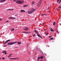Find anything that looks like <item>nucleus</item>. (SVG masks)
<instances>
[{
  "label": "nucleus",
  "instance_id": "nucleus-6",
  "mask_svg": "<svg viewBox=\"0 0 61 61\" xmlns=\"http://www.w3.org/2000/svg\"><path fill=\"white\" fill-rule=\"evenodd\" d=\"M10 40H7L5 42H3V44H6V43H7Z\"/></svg>",
  "mask_w": 61,
  "mask_h": 61
},
{
  "label": "nucleus",
  "instance_id": "nucleus-23",
  "mask_svg": "<svg viewBox=\"0 0 61 61\" xmlns=\"http://www.w3.org/2000/svg\"><path fill=\"white\" fill-rule=\"evenodd\" d=\"M58 8L59 9H61V6H60L59 7H58Z\"/></svg>",
  "mask_w": 61,
  "mask_h": 61
},
{
  "label": "nucleus",
  "instance_id": "nucleus-7",
  "mask_svg": "<svg viewBox=\"0 0 61 61\" xmlns=\"http://www.w3.org/2000/svg\"><path fill=\"white\" fill-rule=\"evenodd\" d=\"M23 29L24 30H26V31H27V30H28V28L26 27L24 28Z\"/></svg>",
  "mask_w": 61,
  "mask_h": 61
},
{
  "label": "nucleus",
  "instance_id": "nucleus-41",
  "mask_svg": "<svg viewBox=\"0 0 61 61\" xmlns=\"http://www.w3.org/2000/svg\"><path fill=\"white\" fill-rule=\"evenodd\" d=\"M43 25H45L44 24V23H43Z\"/></svg>",
  "mask_w": 61,
  "mask_h": 61
},
{
  "label": "nucleus",
  "instance_id": "nucleus-5",
  "mask_svg": "<svg viewBox=\"0 0 61 61\" xmlns=\"http://www.w3.org/2000/svg\"><path fill=\"white\" fill-rule=\"evenodd\" d=\"M9 19H15V18L10 17L9 18Z\"/></svg>",
  "mask_w": 61,
  "mask_h": 61
},
{
  "label": "nucleus",
  "instance_id": "nucleus-25",
  "mask_svg": "<svg viewBox=\"0 0 61 61\" xmlns=\"http://www.w3.org/2000/svg\"><path fill=\"white\" fill-rule=\"evenodd\" d=\"M56 25V23L55 22H54L53 23V25Z\"/></svg>",
  "mask_w": 61,
  "mask_h": 61
},
{
  "label": "nucleus",
  "instance_id": "nucleus-51",
  "mask_svg": "<svg viewBox=\"0 0 61 61\" xmlns=\"http://www.w3.org/2000/svg\"><path fill=\"white\" fill-rule=\"evenodd\" d=\"M17 58H17H18V57H17V58Z\"/></svg>",
  "mask_w": 61,
  "mask_h": 61
},
{
  "label": "nucleus",
  "instance_id": "nucleus-33",
  "mask_svg": "<svg viewBox=\"0 0 61 61\" xmlns=\"http://www.w3.org/2000/svg\"><path fill=\"white\" fill-rule=\"evenodd\" d=\"M22 33H26V32H23Z\"/></svg>",
  "mask_w": 61,
  "mask_h": 61
},
{
  "label": "nucleus",
  "instance_id": "nucleus-38",
  "mask_svg": "<svg viewBox=\"0 0 61 61\" xmlns=\"http://www.w3.org/2000/svg\"><path fill=\"white\" fill-rule=\"evenodd\" d=\"M50 9V7H49L48 8V9Z\"/></svg>",
  "mask_w": 61,
  "mask_h": 61
},
{
  "label": "nucleus",
  "instance_id": "nucleus-22",
  "mask_svg": "<svg viewBox=\"0 0 61 61\" xmlns=\"http://www.w3.org/2000/svg\"><path fill=\"white\" fill-rule=\"evenodd\" d=\"M53 39H54V38L53 37H52L50 38V40H53Z\"/></svg>",
  "mask_w": 61,
  "mask_h": 61
},
{
  "label": "nucleus",
  "instance_id": "nucleus-45",
  "mask_svg": "<svg viewBox=\"0 0 61 61\" xmlns=\"http://www.w3.org/2000/svg\"><path fill=\"white\" fill-rule=\"evenodd\" d=\"M16 48H18V47H16Z\"/></svg>",
  "mask_w": 61,
  "mask_h": 61
},
{
  "label": "nucleus",
  "instance_id": "nucleus-3",
  "mask_svg": "<svg viewBox=\"0 0 61 61\" xmlns=\"http://www.w3.org/2000/svg\"><path fill=\"white\" fill-rule=\"evenodd\" d=\"M42 1V0H41L40 1V2H39L37 4V6H38V7L40 5H41Z\"/></svg>",
  "mask_w": 61,
  "mask_h": 61
},
{
  "label": "nucleus",
  "instance_id": "nucleus-27",
  "mask_svg": "<svg viewBox=\"0 0 61 61\" xmlns=\"http://www.w3.org/2000/svg\"><path fill=\"white\" fill-rule=\"evenodd\" d=\"M15 59H17V58H13V60H15Z\"/></svg>",
  "mask_w": 61,
  "mask_h": 61
},
{
  "label": "nucleus",
  "instance_id": "nucleus-44",
  "mask_svg": "<svg viewBox=\"0 0 61 61\" xmlns=\"http://www.w3.org/2000/svg\"><path fill=\"white\" fill-rule=\"evenodd\" d=\"M50 28H51V29H52V28H51V27H50Z\"/></svg>",
  "mask_w": 61,
  "mask_h": 61
},
{
  "label": "nucleus",
  "instance_id": "nucleus-14",
  "mask_svg": "<svg viewBox=\"0 0 61 61\" xmlns=\"http://www.w3.org/2000/svg\"><path fill=\"white\" fill-rule=\"evenodd\" d=\"M59 1H59L60 2H61V0H57V3H58Z\"/></svg>",
  "mask_w": 61,
  "mask_h": 61
},
{
  "label": "nucleus",
  "instance_id": "nucleus-48",
  "mask_svg": "<svg viewBox=\"0 0 61 61\" xmlns=\"http://www.w3.org/2000/svg\"><path fill=\"white\" fill-rule=\"evenodd\" d=\"M55 30H56V29L55 30H53V31H55Z\"/></svg>",
  "mask_w": 61,
  "mask_h": 61
},
{
  "label": "nucleus",
  "instance_id": "nucleus-2",
  "mask_svg": "<svg viewBox=\"0 0 61 61\" xmlns=\"http://www.w3.org/2000/svg\"><path fill=\"white\" fill-rule=\"evenodd\" d=\"M17 43V42L16 41L15 42H10L9 43L7 44V45H14V44H15L16 43Z\"/></svg>",
  "mask_w": 61,
  "mask_h": 61
},
{
  "label": "nucleus",
  "instance_id": "nucleus-12",
  "mask_svg": "<svg viewBox=\"0 0 61 61\" xmlns=\"http://www.w3.org/2000/svg\"><path fill=\"white\" fill-rule=\"evenodd\" d=\"M37 35L39 37H40V38H42V36H41L39 35V34H38Z\"/></svg>",
  "mask_w": 61,
  "mask_h": 61
},
{
  "label": "nucleus",
  "instance_id": "nucleus-29",
  "mask_svg": "<svg viewBox=\"0 0 61 61\" xmlns=\"http://www.w3.org/2000/svg\"><path fill=\"white\" fill-rule=\"evenodd\" d=\"M26 34H29V32H26Z\"/></svg>",
  "mask_w": 61,
  "mask_h": 61
},
{
  "label": "nucleus",
  "instance_id": "nucleus-31",
  "mask_svg": "<svg viewBox=\"0 0 61 61\" xmlns=\"http://www.w3.org/2000/svg\"><path fill=\"white\" fill-rule=\"evenodd\" d=\"M33 37L35 36V34H34V35H33Z\"/></svg>",
  "mask_w": 61,
  "mask_h": 61
},
{
  "label": "nucleus",
  "instance_id": "nucleus-35",
  "mask_svg": "<svg viewBox=\"0 0 61 61\" xmlns=\"http://www.w3.org/2000/svg\"><path fill=\"white\" fill-rule=\"evenodd\" d=\"M2 59L4 60V59H5V58L4 57H3L2 58Z\"/></svg>",
  "mask_w": 61,
  "mask_h": 61
},
{
  "label": "nucleus",
  "instance_id": "nucleus-20",
  "mask_svg": "<svg viewBox=\"0 0 61 61\" xmlns=\"http://www.w3.org/2000/svg\"><path fill=\"white\" fill-rule=\"evenodd\" d=\"M24 7H26V5H25L23 6Z\"/></svg>",
  "mask_w": 61,
  "mask_h": 61
},
{
  "label": "nucleus",
  "instance_id": "nucleus-11",
  "mask_svg": "<svg viewBox=\"0 0 61 61\" xmlns=\"http://www.w3.org/2000/svg\"><path fill=\"white\" fill-rule=\"evenodd\" d=\"M35 32L37 34V33H38V31L37 30H34Z\"/></svg>",
  "mask_w": 61,
  "mask_h": 61
},
{
  "label": "nucleus",
  "instance_id": "nucleus-34",
  "mask_svg": "<svg viewBox=\"0 0 61 61\" xmlns=\"http://www.w3.org/2000/svg\"><path fill=\"white\" fill-rule=\"evenodd\" d=\"M48 33H47L46 34V35H48Z\"/></svg>",
  "mask_w": 61,
  "mask_h": 61
},
{
  "label": "nucleus",
  "instance_id": "nucleus-36",
  "mask_svg": "<svg viewBox=\"0 0 61 61\" xmlns=\"http://www.w3.org/2000/svg\"><path fill=\"white\" fill-rule=\"evenodd\" d=\"M6 54H7V53H6V52H5V55H6Z\"/></svg>",
  "mask_w": 61,
  "mask_h": 61
},
{
  "label": "nucleus",
  "instance_id": "nucleus-10",
  "mask_svg": "<svg viewBox=\"0 0 61 61\" xmlns=\"http://www.w3.org/2000/svg\"><path fill=\"white\" fill-rule=\"evenodd\" d=\"M20 12H21V13H22V12H25V10H21Z\"/></svg>",
  "mask_w": 61,
  "mask_h": 61
},
{
  "label": "nucleus",
  "instance_id": "nucleus-52",
  "mask_svg": "<svg viewBox=\"0 0 61 61\" xmlns=\"http://www.w3.org/2000/svg\"><path fill=\"white\" fill-rule=\"evenodd\" d=\"M0 59H1V58H0Z\"/></svg>",
  "mask_w": 61,
  "mask_h": 61
},
{
  "label": "nucleus",
  "instance_id": "nucleus-1",
  "mask_svg": "<svg viewBox=\"0 0 61 61\" xmlns=\"http://www.w3.org/2000/svg\"><path fill=\"white\" fill-rule=\"evenodd\" d=\"M36 9H31L30 10H28L27 13L29 14H32L34 12V11H36Z\"/></svg>",
  "mask_w": 61,
  "mask_h": 61
},
{
  "label": "nucleus",
  "instance_id": "nucleus-26",
  "mask_svg": "<svg viewBox=\"0 0 61 61\" xmlns=\"http://www.w3.org/2000/svg\"><path fill=\"white\" fill-rule=\"evenodd\" d=\"M10 59H13L14 60V58H10Z\"/></svg>",
  "mask_w": 61,
  "mask_h": 61
},
{
  "label": "nucleus",
  "instance_id": "nucleus-21",
  "mask_svg": "<svg viewBox=\"0 0 61 61\" xmlns=\"http://www.w3.org/2000/svg\"><path fill=\"white\" fill-rule=\"evenodd\" d=\"M34 3H35V2H33L31 3V5H33Z\"/></svg>",
  "mask_w": 61,
  "mask_h": 61
},
{
  "label": "nucleus",
  "instance_id": "nucleus-15",
  "mask_svg": "<svg viewBox=\"0 0 61 61\" xmlns=\"http://www.w3.org/2000/svg\"><path fill=\"white\" fill-rule=\"evenodd\" d=\"M18 45H20V44H21V42H20V41H19L18 42Z\"/></svg>",
  "mask_w": 61,
  "mask_h": 61
},
{
  "label": "nucleus",
  "instance_id": "nucleus-49",
  "mask_svg": "<svg viewBox=\"0 0 61 61\" xmlns=\"http://www.w3.org/2000/svg\"><path fill=\"white\" fill-rule=\"evenodd\" d=\"M57 9V8H56V10Z\"/></svg>",
  "mask_w": 61,
  "mask_h": 61
},
{
  "label": "nucleus",
  "instance_id": "nucleus-4",
  "mask_svg": "<svg viewBox=\"0 0 61 61\" xmlns=\"http://www.w3.org/2000/svg\"><path fill=\"white\" fill-rule=\"evenodd\" d=\"M16 3H17V4H22L23 3H24V1H18L16 2Z\"/></svg>",
  "mask_w": 61,
  "mask_h": 61
},
{
  "label": "nucleus",
  "instance_id": "nucleus-43",
  "mask_svg": "<svg viewBox=\"0 0 61 61\" xmlns=\"http://www.w3.org/2000/svg\"><path fill=\"white\" fill-rule=\"evenodd\" d=\"M60 2H59V3H58V4H60Z\"/></svg>",
  "mask_w": 61,
  "mask_h": 61
},
{
  "label": "nucleus",
  "instance_id": "nucleus-37",
  "mask_svg": "<svg viewBox=\"0 0 61 61\" xmlns=\"http://www.w3.org/2000/svg\"><path fill=\"white\" fill-rule=\"evenodd\" d=\"M57 32L58 34H59V32H58V31H57Z\"/></svg>",
  "mask_w": 61,
  "mask_h": 61
},
{
  "label": "nucleus",
  "instance_id": "nucleus-18",
  "mask_svg": "<svg viewBox=\"0 0 61 61\" xmlns=\"http://www.w3.org/2000/svg\"><path fill=\"white\" fill-rule=\"evenodd\" d=\"M50 31H51V32H53L54 31V30H53V29H50Z\"/></svg>",
  "mask_w": 61,
  "mask_h": 61
},
{
  "label": "nucleus",
  "instance_id": "nucleus-46",
  "mask_svg": "<svg viewBox=\"0 0 61 61\" xmlns=\"http://www.w3.org/2000/svg\"><path fill=\"white\" fill-rule=\"evenodd\" d=\"M5 46H6V45L5 46H4V47H5Z\"/></svg>",
  "mask_w": 61,
  "mask_h": 61
},
{
  "label": "nucleus",
  "instance_id": "nucleus-39",
  "mask_svg": "<svg viewBox=\"0 0 61 61\" xmlns=\"http://www.w3.org/2000/svg\"><path fill=\"white\" fill-rule=\"evenodd\" d=\"M2 20V19H0V21H1V20Z\"/></svg>",
  "mask_w": 61,
  "mask_h": 61
},
{
  "label": "nucleus",
  "instance_id": "nucleus-50",
  "mask_svg": "<svg viewBox=\"0 0 61 61\" xmlns=\"http://www.w3.org/2000/svg\"><path fill=\"white\" fill-rule=\"evenodd\" d=\"M48 12H50V11H48Z\"/></svg>",
  "mask_w": 61,
  "mask_h": 61
},
{
  "label": "nucleus",
  "instance_id": "nucleus-28",
  "mask_svg": "<svg viewBox=\"0 0 61 61\" xmlns=\"http://www.w3.org/2000/svg\"><path fill=\"white\" fill-rule=\"evenodd\" d=\"M9 22V21L8 20H7L5 22V23H7V22Z\"/></svg>",
  "mask_w": 61,
  "mask_h": 61
},
{
  "label": "nucleus",
  "instance_id": "nucleus-9",
  "mask_svg": "<svg viewBox=\"0 0 61 61\" xmlns=\"http://www.w3.org/2000/svg\"><path fill=\"white\" fill-rule=\"evenodd\" d=\"M6 0H0V2H5Z\"/></svg>",
  "mask_w": 61,
  "mask_h": 61
},
{
  "label": "nucleus",
  "instance_id": "nucleus-16",
  "mask_svg": "<svg viewBox=\"0 0 61 61\" xmlns=\"http://www.w3.org/2000/svg\"><path fill=\"white\" fill-rule=\"evenodd\" d=\"M11 55H12V54H10L9 55V56H8V57H10L11 56Z\"/></svg>",
  "mask_w": 61,
  "mask_h": 61
},
{
  "label": "nucleus",
  "instance_id": "nucleus-40",
  "mask_svg": "<svg viewBox=\"0 0 61 61\" xmlns=\"http://www.w3.org/2000/svg\"><path fill=\"white\" fill-rule=\"evenodd\" d=\"M15 16H17V15H15Z\"/></svg>",
  "mask_w": 61,
  "mask_h": 61
},
{
  "label": "nucleus",
  "instance_id": "nucleus-24",
  "mask_svg": "<svg viewBox=\"0 0 61 61\" xmlns=\"http://www.w3.org/2000/svg\"><path fill=\"white\" fill-rule=\"evenodd\" d=\"M40 58H41L42 59V58H43V56H42L41 57H40Z\"/></svg>",
  "mask_w": 61,
  "mask_h": 61
},
{
  "label": "nucleus",
  "instance_id": "nucleus-32",
  "mask_svg": "<svg viewBox=\"0 0 61 61\" xmlns=\"http://www.w3.org/2000/svg\"><path fill=\"white\" fill-rule=\"evenodd\" d=\"M17 0H13V1H14V2H15V1H17Z\"/></svg>",
  "mask_w": 61,
  "mask_h": 61
},
{
  "label": "nucleus",
  "instance_id": "nucleus-30",
  "mask_svg": "<svg viewBox=\"0 0 61 61\" xmlns=\"http://www.w3.org/2000/svg\"><path fill=\"white\" fill-rule=\"evenodd\" d=\"M5 52H6V51H3V53H5Z\"/></svg>",
  "mask_w": 61,
  "mask_h": 61
},
{
  "label": "nucleus",
  "instance_id": "nucleus-13",
  "mask_svg": "<svg viewBox=\"0 0 61 61\" xmlns=\"http://www.w3.org/2000/svg\"><path fill=\"white\" fill-rule=\"evenodd\" d=\"M8 10L9 11H12L14 10V9H8Z\"/></svg>",
  "mask_w": 61,
  "mask_h": 61
},
{
  "label": "nucleus",
  "instance_id": "nucleus-47",
  "mask_svg": "<svg viewBox=\"0 0 61 61\" xmlns=\"http://www.w3.org/2000/svg\"><path fill=\"white\" fill-rule=\"evenodd\" d=\"M19 59V58H18V59H17V60H18Z\"/></svg>",
  "mask_w": 61,
  "mask_h": 61
},
{
  "label": "nucleus",
  "instance_id": "nucleus-8",
  "mask_svg": "<svg viewBox=\"0 0 61 61\" xmlns=\"http://www.w3.org/2000/svg\"><path fill=\"white\" fill-rule=\"evenodd\" d=\"M41 16H44V15H45V16H46L47 15V14H42L41 15Z\"/></svg>",
  "mask_w": 61,
  "mask_h": 61
},
{
  "label": "nucleus",
  "instance_id": "nucleus-42",
  "mask_svg": "<svg viewBox=\"0 0 61 61\" xmlns=\"http://www.w3.org/2000/svg\"><path fill=\"white\" fill-rule=\"evenodd\" d=\"M44 31H46V29H45L44 30Z\"/></svg>",
  "mask_w": 61,
  "mask_h": 61
},
{
  "label": "nucleus",
  "instance_id": "nucleus-19",
  "mask_svg": "<svg viewBox=\"0 0 61 61\" xmlns=\"http://www.w3.org/2000/svg\"><path fill=\"white\" fill-rule=\"evenodd\" d=\"M14 30V29L13 28H12L11 29V31H13Z\"/></svg>",
  "mask_w": 61,
  "mask_h": 61
},
{
  "label": "nucleus",
  "instance_id": "nucleus-17",
  "mask_svg": "<svg viewBox=\"0 0 61 61\" xmlns=\"http://www.w3.org/2000/svg\"><path fill=\"white\" fill-rule=\"evenodd\" d=\"M40 57H38L37 59V61H39V59H40Z\"/></svg>",
  "mask_w": 61,
  "mask_h": 61
}]
</instances>
